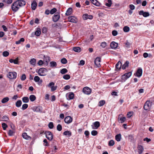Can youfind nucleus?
<instances>
[{"label":"nucleus","instance_id":"obj_1","mask_svg":"<svg viewBox=\"0 0 154 154\" xmlns=\"http://www.w3.org/2000/svg\"><path fill=\"white\" fill-rule=\"evenodd\" d=\"M26 4V2L23 0H18L14 2L12 4L11 9L14 12H17L21 8L24 6Z\"/></svg>","mask_w":154,"mask_h":154},{"label":"nucleus","instance_id":"obj_2","mask_svg":"<svg viewBox=\"0 0 154 154\" xmlns=\"http://www.w3.org/2000/svg\"><path fill=\"white\" fill-rule=\"evenodd\" d=\"M47 72V69L44 68H40L38 72L39 75L41 76H44L46 75V72Z\"/></svg>","mask_w":154,"mask_h":154},{"label":"nucleus","instance_id":"obj_3","mask_svg":"<svg viewBox=\"0 0 154 154\" xmlns=\"http://www.w3.org/2000/svg\"><path fill=\"white\" fill-rule=\"evenodd\" d=\"M151 105L152 102L149 101H147L144 104L143 108L145 110H148L151 108Z\"/></svg>","mask_w":154,"mask_h":154},{"label":"nucleus","instance_id":"obj_4","mask_svg":"<svg viewBox=\"0 0 154 154\" xmlns=\"http://www.w3.org/2000/svg\"><path fill=\"white\" fill-rule=\"evenodd\" d=\"M17 74L15 72H9L8 74V76L10 79H15L17 77Z\"/></svg>","mask_w":154,"mask_h":154},{"label":"nucleus","instance_id":"obj_5","mask_svg":"<svg viewBox=\"0 0 154 154\" xmlns=\"http://www.w3.org/2000/svg\"><path fill=\"white\" fill-rule=\"evenodd\" d=\"M68 21L70 22L76 23L78 22L77 18L73 16H70L68 17Z\"/></svg>","mask_w":154,"mask_h":154},{"label":"nucleus","instance_id":"obj_6","mask_svg":"<svg viewBox=\"0 0 154 154\" xmlns=\"http://www.w3.org/2000/svg\"><path fill=\"white\" fill-rule=\"evenodd\" d=\"M46 138L49 140H52L53 138L52 134L49 131H46L45 133Z\"/></svg>","mask_w":154,"mask_h":154},{"label":"nucleus","instance_id":"obj_7","mask_svg":"<svg viewBox=\"0 0 154 154\" xmlns=\"http://www.w3.org/2000/svg\"><path fill=\"white\" fill-rule=\"evenodd\" d=\"M83 92L86 94H90L91 92V90L88 87H85L83 89Z\"/></svg>","mask_w":154,"mask_h":154},{"label":"nucleus","instance_id":"obj_8","mask_svg":"<svg viewBox=\"0 0 154 154\" xmlns=\"http://www.w3.org/2000/svg\"><path fill=\"white\" fill-rule=\"evenodd\" d=\"M60 18V15L58 13H55L52 17L53 21L54 22H56Z\"/></svg>","mask_w":154,"mask_h":154},{"label":"nucleus","instance_id":"obj_9","mask_svg":"<svg viewBox=\"0 0 154 154\" xmlns=\"http://www.w3.org/2000/svg\"><path fill=\"white\" fill-rule=\"evenodd\" d=\"M142 72L143 70L142 68L139 67L137 69L136 73H135V75L136 74L137 77L139 78L142 76Z\"/></svg>","mask_w":154,"mask_h":154},{"label":"nucleus","instance_id":"obj_10","mask_svg":"<svg viewBox=\"0 0 154 154\" xmlns=\"http://www.w3.org/2000/svg\"><path fill=\"white\" fill-rule=\"evenodd\" d=\"M32 109L33 111L37 112H42V107L39 106H34L32 108Z\"/></svg>","mask_w":154,"mask_h":154},{"label":"nucleus","instance_id":"obj_11","mask_svg":"<svg viewBox=\"0 0 154 154\" xmlns=\"http://www.w3.org/2000/svg\"><path fill=\"white\" fill-rule=\"evenodd\" d=\"M118 45V44L114 41L111 42L110 44V47L111 48L113 49L116 48Z\"/></svg>","mask_w":154,"mask_h":154},{"label":"nucleus","instance_id":"obj_12","mask_svg":"<svg viewBox=\"0 0 154 154\" xmlns=\"http://www.w3.org/2000/svg\"><path fill=\"white\" fill-rule=\"evenodd\" d=\"M72 118L70 116L66 117L64 119L65 122L67 124H69L72 121Z\"/></svg>","mask_w":154,"mask_h":154},{"label":"nucleus","instance_id":"obj_13","mask_svg":"<svg viewBox=\"0 0 154 154\" xmlns=\"http://www.w3.org/2000/svg\"><path fill=\"white\" fill-rule=\"evenodd\" d=\"M34 80L36 82H38V84L40 85L42 82V80L40 79V78L37 76H36L34 78Z\"/></svg>","mask_w":154,"mask_h":154},{"label":"nucleus","instance_id":"obj_14","mask_svg":"<svg viewBox=\"0 0 154 154\" xmlns=\"http://www.w3.org/2000/svg\"><path fill=\"white\" fill-rule=\"evenodd\" d=\"M101 58H95L94 63L97 67H99L101 66L100 62H101Z\"/></svg>","mask_w":154,"mask_h":154},{"label":"nucleus","instance_id":"obj_15","mask_svg":"<svg viewBox=\"0 0 154 154\" xmlns=\"http://www.w3.org/2000/svg\"><path fill=\"white\" fill-rule=\"evenodd\" d=\"M83 18L84 20H86L88 19H92L93 18V16L91 15H88L87 14H85L83 15Z\"/></svg>","mask_w":154,"mask_h":154},{"label":"nucleus","instance_id":"obj_16","mask_svg":"<svg viewBox=\"0 0 154 154\" xmlns=\"http://www.w3.org/2000/svg\"><path fill=\"white\" fill-rule=\"evenodd\" d=\"M139 14L140 15H142L144 17H146L149 15V13L148 12H145L143 11H140L139 12Z\"/></svg>","mask_w":154,"mask_h":154},{"label":"nucleus","instance_id":"obj_17","mask_svg":"<svg viewBox=\"0 0 154 154\" xmlns=\"http://www.w3.org/2000/svg\"><path fill=\"white\" fill-rule=\"evenodd\" d=\"M74 94L73 92H70L68 94H66L67 99L68 100L73 99L74 97Z\"/></svg>","mask_w":154,"mask_h":154},{"label":"nucleus","instance_id":"obj_18","mask_svg":"<svg viewBox=\"0 0 154 154\" xmlns=\"http://www.w3.org/2000/svg\"><path fill=\"white\" fill-rule=\"evenodd\" d=\"M19 58H11L9 61L11 63H13L15 64H18L19 63Z\"/></svg>","mask_w":154,"mask_h":154},{"label":"nucleus","instance_id":"obj_19","mask_svg":"<svg viewBox=\"0 0 154 154\" xmlns=\"http://www.w3.org/2000/svg\"><path fill=\"white\" fill-rule=\"evenodd\" d=\"M143 148L141 145H138L137 147V152L139 154H141L143 151Z\"/></svg>","mask_w":154,"mask_h":154},{"label":"nucleus","instance_id":"obj_20","mask_svg":"<svg viewBox=\"0 0 154 154\" xmlns=\"http://www.w3.org/2000/svg\"><path fill=\"white\" fill-rule=\"evenodd\" d=\"M72 13V9L71 8H69L67 10L65 14L66 16H69Z\"/></svg>","mask_w":154,"mask_h":154},{"label":"nucleus","instance_id":"obj_21","mask_svg":"<svg viewBox=\"0 0 154 154\" xmlns=\"http://www.w3.org/2000/svg\"><path fill=\"white\" fill-rule=\"evenodd\" d=\"M122 115H119L118 117V120L119 122L121 123L124 122L126 119V118L125 117H123L122 118Z\"/></svg>","mask_w":154,"mask_h":154},{"label":"nucleus","instance_id":"obj_22","mask_svg":"<svg viewBox=\"0 0 154 154\" xmlns=\"http://www.w3.org/2000/svg\"><path fill=\"white\" fill-rule=\"evenodd\" d=\"M37 5V4L36 1L34 0L31 4V8L33 10H35Z\"/></svg>","mask_w":154,"mask_h":154},{"label":"nucleus","instance_id":"obj_23","mask_svg":"<svg viewBox=\"0 0 154 154\" xmlns=\"http://www.w3.org/2000/svg\"><path fill=\"white\" fill-rule=\"evenodd\" d=\"M41 34V30L40 28H37L35 32V35L38 36H39Z\"/></svg>","mask_w":154,"mask_h":154},{"label":"nucleus","instance_id":"obj_24","mask_svg":"<svg viewBox=\"0 0 154 154\" xmlns=\"http://www.w3.org/2000/svg\"><path fill=\"white\" fill-rule=\"evenodd\" d=\"M121 139V135L120 134H118L115 136V139L118 142L120 141Z\"/></svg>","mask_w":154,"mask_h":154},{"label":"nucleus","instance_id":"obj_25","mask_svg":"<svg viewBox=\"0 0 154 154\" xmlns=\"http://www.w3.org/2000/svg\"><path fill=\"white\" fill-rule=\"evenodd\" d=\"M23 137L25 139L29 140L31 139V137L27 135L26 133H24L22 134Z\"/></svg>","mask_w":154,"mask_h":154},{"label":"nucleus","instance_id":"obj_26","mask_svg":"<svg viewBox=\"0 0 154 154\" xmlns=\"http://www.w3.org/2000/svg\"><path fill=\"white\" fill-rule=\"evenodd\" d=\"M73 50L74 51L78 52H79L81 51V48L79 47H74Z\"/></svg>","mask_w":154,"mask_h":154},{"label":"nucleus","instance_id":"obj_27","mask_svg":"<svg viewBox=\"0 0 154 154\" xmlns=\"http://www.w3.org/2000/svg\"><path fill=\"white\" fill-rule=\"evenodd\" d=\"M36 60L35 58H31L29 61L31 64L33 66H35L36 63Z\"/></svg>","mask_w":154,"mask_h":154},{"label":"nucleus","instance_id":"obj_28","mask_svg":"<svg viewBox=\"0 0 154 154\" xmlns=\"http://www.w3.org/2000/svg\"><path fill=\"white\" fill-rule=\"evenodd\" d=\"M48 62L47 61H46L45 63L42 60H40L38 61V65L41 66L42 65L44 64H45L46 65H48Z\"/></svg>","mask_w":154,"mask_h":154},{"label":"nucleus","instance_id":"obj_29","mask_svg":"<svg viewBox=\"0 0 154 154\" xmlns=\"http://www.w3.org/2000/svg\"><path fill=\"white\" fill-rule=\"evenodd\" d=\"M24 41H25L24 39L23 38H20V39L19 40H18L17 41H16L15 42V44L17 45L19 44H21V42H24Z\"/></svg>","mask_w":154,"mask_h":154},{"label":"nucleus","instance_id":"obj_30","mask_svg":"<svg viewBox=\"0 0 154 154\" xmlns=\"http://www.w3.org/2000/svg\"><path fill=\"white\" fill-rule=\"evenodd\" d=\"M129 62L128 61H126L125 63L123 65L122 68L123 69H126V67L128 66Z\"/></svg>","mask_w":154,"mask_h":154},{"label":"nucleus","instance_id":"obj_31","mask_svg":"<svg viewBox=\"0 0 154 154\" xmlns=\"http://www.w3.org/2000/svg\"><path fill=\"white\" fill-rule=\"evenodd\" d=\"M22 100L23 103H27L29 101V99L28 97H24L22 98Z\"/></svg>","mask_w":154,"mask_h":154},{"label":"nucleus","instance_id":"obj_32","mask_svg":"<svg viewBox=\"0 0 154 154\" xmlns=\"http://www.w3.org/2000/svg\"><path fill=\"white\" fill-rule=\"evenodd\" d=\"M94 126L95 128V129L97 128L100 126V123L99 122H95L93 123Z\"/></svg>","mask_w":154,"mask_h":154},{"label":"nucleus","instance_id":"obj_33","mask_svg":"<svg viewBox=\"0 0 154 154\" xmlns=\"http://www.w3.org/2000/svg\"><path fill=\"white\" fill-rule=\"evenodd\" d=\"M94 2H91L94 5L97 6H99L100 5V3L98 2L97 0H94Z\"/></svg>","mask_w":154,"mask_h":154},{"label":"nucleus","instance_id":"obj_34","mask_svg":"<svg viewBox=\"0 0 154 154\" xmlns=\"http://www.w3.org/2000/svg\"><path fill=\"white\" fill-rule=\"evenodd\" d=\"M112 4V2L111 0H108L107 2L106 3L105 5L106 6L108 7H110Z\"/></svg>","mask_w":154,"mask_h":154},{"label":"nucleus","instance_id":"obj_35","mask_svg":"<svg viewBox=\"0 0 154 154\" xmlns=\"http://www.w3.org/2000/svg\"><path fill=\"white\" fill-rule=\"evenodd\" d=\"M29 98L31 101L33 102L36 99V97L34 95H31L30 96Z\"/></svg>","mask_w":154,"mask_h":154},{"label":"nucleus","instance_id":"obj_36","mask_svg":"<svg viewBox=\"0 0 154 154\" xmlns=\"http://www.w3.org/2000/svg\"><path fill=\"white\" fill-rule=\"evenodd\" d=\"M22 102L21 100H18L16 103V106L17 107H20L22 104Z\"/></svg>","mask_w":154,"mask_h":154},{"label":"nucleus","instance_id":"obj_37","mask_svg":"<svg viewBox=\"0 0 154 154\" xmlns=\"http://www.w3.org/2000/svg\"><path fill=\"white\" fill-rule=\"evenodd\" d=\"M122 66L121 63L119 61L116 65V68L118 69H120Z\"/></svg>","mask_w":154,"mask_h":154},{"label":"nucleus","instance_id":"obj_38","mask_svg":"<svg viewBox=\"0 0 154 154\" xmlns=\"http://www.w3.org/2000/svg\"><path fill=\"white\" fill-rule=\"evenodd\" d=\"M105 102L104 100H100L98 103V105L99 106H103L105 103Z\"/></svg>","mask_w":154,"mask_h":154},{"label":"nucleus","instance_id":"obj_39","mask_svg":"<svg viewBox=\"0 0 154 154\" xmlns=\"http://www.w3.org/2000/svg\"><path fill=\"white\" fill-rule=\"evenodd\" d=\"M63 134L65 135L70 136L71 135V132L70 131H67L63 132Z\"/></svg>","mask_w":154,"mask_h":154},{"label":"nucleus","instance_id":"obj_40","mask_svg":"<svg viewBox=\"0 0 154 154\" xmlns=\"http://www.w3.org/2000/svg\"><path fill=\"white\" fill-rule=\"evenodd\" d=\"M68 72L66 68H63L61 69L60 70V72L62 74H64Z\"/></svg>","mask_w":154,"mask_h":154},{"label":"nucleus","instance_id":"obj_41","mask_svg":"<svg viewBox=\"0 0 154 154\" xmlns=\"http://www.w3.org/2000/svg\"><path fill=\"white\" fill-rule=\"evenodd\" d=\"M50 66L52 67H56L57 65L56 62L54 61H52L50 62Z\"/></svg>","mask_w":154,"mask_h":154},{"label":"nucleus","instance_id":"obj_42","mask_svg":"<svg viewBox=\"0 0 154 154\" xmlns=\"http://www.w3.org/2000/svg\"><path fill=\"white\" fill-rule=\"evenodd\" d=\"M9 100L8 97H6L3 98L2 100V103H5L7 102Z\"/></svg>","mask_w":154,"mask_h":154},{"label":"nucleus","instance_id":"obj_43","mask_svg":"<svg viewBox=\"0 0 154 154\" xmlns=\"http://www.w3.org/2000/svg\"><path fill=\"white\" fill-rule=\"evenodd\" d=\"M143 57L144 58H146L147 57H152V55L150 54H148L146 53H145L143 54Z\"/></svg>","mask_w":154,"mask_h":154},{"label":"nucleus","instance_id":"obj_44","mask_svg":"<svg viewBox=\"0 0 154 154\" xmlns=\"http://www.w3.org/2000/svg\"><path fill=\"white\" fill-rule=\"evenodd\" d=\"M114 144L115 142L114 141L112 140H111L109 142L108 145L109 146H112L114 145Z\"/></svg>","mask_w":154,"mask_h":154},{"label":"nucleus","instance_id":"obj_45","mask_svg":"<svg viewBox=\"0 0 154 154\" xmlns=\"http://www.w3.org/2000/svg\"><path fill=\"white\" fill-rule=\"evenodd\" d=\"M47 31H48L47 28L45 27H44L42 29V32L43 33L46 34L47 32Z\"/></svg>","mask_w":154,"mask_h":154},{"label":"nucleus","instance_id":"obj_46","mask_svg":"<svg viewBox=\"0 0 154 154\" xmlns=\"http://www.w3.org/2000/svg\"><path fill=\"white\" fill-rule=\"evenodd\" d=\"M129 27L126 26L124 27L123 29V31L124 32H127L129 30Z\"/></svg>","mask_w":154,"mask_h":154},{"label":"nucleus","instance_id":"obj_47","mask_svg":"<svg viewBox=\"0 0 154 154\" xmlns=\"http://www.w3.org/2000/svg\"><path fill=\"white\" fill-rule=\"evenodd\" d=\"M63 78L66 80H68L70 78V76L69 75L66 74L63 76Z\"/></svg>","mask_w":154,"mask_h":154},{"label":"nucleus","instance_id":"obj_48","mask_svg":"<svg viewBox=\"0 0 154 154\" xmlns=\"http://www.w3.org/2000/svg\"><path fill=\"white\" fill-rule=\"evenodd\" d=\"M57 10L56 8H52L50 11V13L52 14H54V13L56 12L57 11Z\"/></svg>","mask_w":154,"mask_h":154},{"label":"nucleus","instance_id":"obj_49","mask_svg":"<svg viewBox=\"0 0 154 154\" xmlns=\"http://www.w3.org/2000/svg\"><path fill=\"white\" fill-rule=\"evenodd\" d=\"M85 64V61L83 60H81L78 64V65L82 66Z\"/></svg>","mask_w":154,"mask_h":154},{"label":"nucleus","instance_id":"obj_50","mask_svg":"<svg viewBox=\"0 0 154 154\" xmlns=\"http://www.w3.org/2000/svg\"><path fill=\"white\" fill-rule=\"evenodd\" d=\"M28 107V105L27 104H23L22 106V109L23 110H24L27 108Z\"/></svg>","mask_w":154,"mask_h":154},{"label":"nucleus","instance_id":"obj_51","mask_svg":"<svg viewBox=\"0 0 154 154\" xmlns=\"http://www.w3.org/2000/svg\"><path fill=\"white\" fill-rule=\"evenodd\" d=\"M2 126L4 130H5L8 127V125H7L4 123H3L2 124Z\"/></svg>","mask_w":154,"mask_h":154},{"label":"nucleus","instance_id":"obj_52","mask_svg":"<svg viewBox=\"0 0 154 154\" xmlns=\"http://www.w3.org/2000/svg\"><path fill=\"white\" fill-rule=\"evenodd\" d=\"M129 140L131 142L134 141V137L132 135H130L129 136Z\"/></svg>","mask_w":154,"mask_h":154},{"label":"nucleus","instance_id":"obj_53","mask_svg":"<svg viewBox=\"0 0 154 154\" xmlns=\"http://www.w3.org/2000/svg\"><path fill=\"white\" fill-rule=\"evenodd\" d=\"M127 79V77L124 74L121 77V79L122 82L125 81Z\"/></svg>","mask_w":154,"mask_h":154},{"label":"nucleus","instance_id":"obj_54","mask_svg":"<svg viewBox=\"0 0 154 154\" xmlns=\"http://www.w3.org/2000/svg\"><path fill=\"white\" fill-rule=\"evenodd\" d=\"M100 46L103 48H105L106 46V43L105 42H102L101 43Z\"/></svg>","mask_w":154,"mask_h":154},{"label":"nucleus","instance_id":"obj_55","mask_svg":"<svg viewBox=\"0 0 154 154\" xmlns=\"http://www.w3.org/2000/svg\"><path fill=\"white\" fill-rule=\"evenodd\" d=\"M9 54V53L7 51H5L3 53V55L5 57H7Z\"/></svg>","mask_w":154,"mask_h":154},{"label":"nucleus","instance_id":"obj_56","mask_svg":"<svg viewBox=\"0 0 154 154\" xmlns=\"http://www.w3.org/2000/svg\"><path fill=\"white\" fill-rule=\"evenodd\" d=\"M61 62L63 64H66L67 63V60L66 58H62L61 60Z\"/></svg>","mask_w":154,"mask_h":154},{"label":"nucleus","instance_id":"obj_57","mask_svg":"<svg viewBox=\"0 0 154 154\" xmlns=\"http://www.w3.org/2000/svg\"><path fill=\"white\" fill-rule=\"evenodd\" d=\"M2 119H3V121H7L9 120V118L7 116H4L2 118Z\"/></svg>","mask_w":154,"mask_h":154},{"label":"nucleus","instance_id":"obj_58","mask_svg":"<svg viewBox=\"0 0 154 154\" xmlns=\"http://www.w3.org/2000/svg\"><path fill=\"white\" fill-rule=\"evenodd\" d=\"M57 128V130L59 131H60L62 129V126L60 124L58 125Z\"/></svg>","mask_w":154,"mask_h":154},{"label":"nucleus","instance_id":"obj_59","mask_svg":"<svg viewBox=\"0 0 154 154\" xmlns=\"http://www.w3.org/2000/svg\"><path fill=\"white\" fill-rule=\"evenodd\" d=\"M124 75L127 77V78H128L131 75V72H129L125 74Z\"/></svg>","mask_w":154,"mask_h":154},{"label":"nucleus","instance_id":"obj_60","mask_svg":"<svg viewBox=\"0 0 154 154\" xmlns=\"http://www.w3.org/2000/svg\"><path fill=\"white\" fill-rule=\"evenodd\" d=\"M133 112H128L127 116L128 118H130L133 115Z\"/></svg>","mask_w":154,"mask_h":154},{"label":"nucleus","instance_id":"obj_61","mask_svg":"<svg viewBox=\"0 0 154 154\" xmlns=\"http://www.w3.org/2000/svg\"><path fill=\"white\" fill-rule=\"evenodd\" d=\"M112 33L113 36H116L118 34V32L117 31L114 30L112 31Z\"/></svg>","mask_w":154,"mask_h":154},{"label":"nucleus","instance_id":"obj_62","mask_svg":"<svg viewBox=\"0 0 154 154\" xmlns=\"http://www.w3.org/2000/svg\"><path fill=\"white\" fill-rule=\"evenodd\" d=\"M91 134L93 136H96L97 134V132L95 130H93L91 132Z\"/></svg>","mask_w":154,"mask_h":154},{"label":"nucleus","instance_id":"obj_63","mask_svg":"<svg viewBox=\"0 0 154 154\" xmlns=\"http://www.w3.org/2000/svg\"><path fill=\"white\" fill-rule=\"evenodd\" d=\"M54 82H52L50 83L47 86L48 87L51 88L54 85Z\"/></svg>","mask_w":154,"mask_h":154},{"label":"nucleus","instance_id":"obj_64","mask_svg":"<svg viewBox=\"0 0 154 154\" xmlns=\"http://www.w3.org/2000/svg\"><path fill=\"white\" fill-rule=\"evenodd\" d=\"M48 127L50 129H52L54 127V124L53 122H50L48 124Z\"/></svg>","mask_w":154,"mask_h":154}]
</instances>
